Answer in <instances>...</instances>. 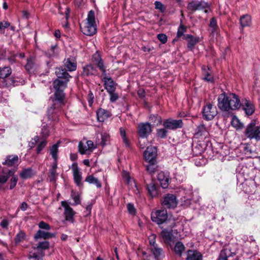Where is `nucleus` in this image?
Here are the masks:
<instances>
[{"mask_svg": "<svg viewBox=\"0 0 260 260\" xmlns=\"http://www.w3.org/2000/svg\"><path fill=\"white\" fill-rule=\"evenodd\" d=\"M69 80H63L56 79L53 82L55 92L50 99L51 102L47 111V117L49 120L57 121L63 106L65 105V94L63 90L67 87Z\"/></svg>", "mask_w": 260, "mask_h": 260, "instance_id": "f257e3e1", "label": "nucleus"}, {"mask_svg": "<svg viewBox=\"0 0 260 260\" xmlns=\"http://www.w3.org/2000/svg\"><path fill=\"white\" fill-rule=\"evenodd\" d=\"M217 106L223 112L239 109L241 106L238 95L233 93L220 94L218 97Z\"/></svg>", "mask_w": 260, "mask_h": 260, "instance_id": "f03ea898", "label": "nucleus"}, {"mask_svg": "<svg viewBox=\"0 0 260 260\" xmlns=\"http://www.w3.org/2000/svg\"><path fill=\"white\" fill-rule=\"evenodd\" d=\"M82 32L86 36H92L96 32L94 12L90 10L88 14L86 22L80 24Z\"/></svg>", "mask_w": 260, "mask_h": 260, "instance_id": "7ed1b4c3", "label": "nucleus"}, {"mask_svg": "<svg viewBox=\"0 0 260 260\" xmlns=\"http://www.w3.org/2000/svg\"><path fill=\"white\" fill-rule=\"evenodd\" d=\"M245 136L248 139L260 140V126H256L255 121L249 123L244 132Z\"/></svg>", "mask_w": 260, "mask_h": 260, "instance_id": "20e7f679", "label": "nucleus"}, {"mask_svg": "<svg viewBox=\"0 0 260 260\" xmlns=\"http://www.w3.org/2000/svg\"><path fill=\"white\" fill-rule=\"evenodd\" d=\"M61 205L64 208L63 214L65 218L64 220L72 223H74L75 222L74 216L76 214V212L70 206L69 204L67 201H61Z\"/></svg>", "mask_w": 260, "mask_h": 260, "instance_id": "39448f33", "label": "nucleus"}, {"mask_svg": "<svg viewBox=\"0 0 260 260\" xmlns=\"http://www.w3.org/2000/svg\"><path fill=\"white\" fill-rule=\"evenodd\" d=\"M209 8L208 4L204 1H192L187 6L188 10L192 11L204 10L206 13H208L207 9Z\"/></svg>", "mask_w": 260, "mask_h": 260, "instance_id": "423d86ee", "label": "nucleus"}, {"mask_svg": "<svg viewBox=\"0 0 260 260\" xmlns=\"http://www.w3.org/2000/svg\"><path fill=\"white\" fill-rule=\"evenodd\" d=\"M151 219L153 222L160 224L166 222L168 218L167 212L165 210H157L152 212L151 215Z\"/></svg>", "mask_w": 260, "mask_h": 260, "instance_id": "0eeeda50", "label": "nucleus"}, {"mask_svg": "<svg viewBox=\"0 0 260 260\" xmlns=\"http://www.w3.org/2000/svg\"><path fill=\"white\" fill-rule=\"evenodd\" d=\"M216 107L210 103H208L203 110V118L207 120H211L217 115Z\"/></svg>", "mask_w": 260, "mask_h": 260, "instance_id": "6e6552de", "label": "nucleus"}, {"mask_svg": "<svg viewBox=\"0 0 260 260\" xmlns=\"http://www.w3.org/2000/svg\"><path fill=\"white\" fill-rule=\"evenodd\" d=\"M178 201L175 194L168 193L164 197L162 205L168 208H175Z\"/></svg>", "mask_w": 260, "mask_h": 260, "instance_id": "1a4fd4ad", "label": "nucleus"}, {"mask_svg": "<svg viewBox=\"0 0 260 260\" xmlns=\"http://www.w3.org/2000/svg\"><path fill=\"white\" fill-rule=\"evenodd\" d=\"M157 155L155 147L150 146L148 147L144 152V157L146 162H155Z\"/></svg>", "mask_w": 260, "mask_h": 260, "instance_id": "9d476101", "label": "nucleus"}, {"mask_svg": "<svg viewBox=\"0 0 260 260\" xmlns=\"http://www.w3.org/2000/svg\"><path fill=\"white\" fill-rule=\"evenodd\" d=\"M166 128L170 129H175L181 128L183 126V123L182 120H174L168 119L164 122L163 124Z\"/></svg>", "mask_w": 260, "mask_h": 260, "instance_id": "9b49d317", "label": "nucleus"}, {"mask_svg": "<svg viewBox=\"0 0 260 260\" xmlns=\"http://www.w3.org/2000/svg\"><path fill=\"white\" fill-rule=\"evenodd\" d=\"M138 133L142 138H147L151 133V126L149 123H141L138 125Z\"/></svg>", "mask_w": 260, "mask_h": 260, "instance_id": "f8f14e48", "label": "nucleus"}, {"mask_svg": "<svg viewBox=\"0 0 260 260\" xmlns=\"http://www.w3.org/2000/svg\"><path fill=\"white\" fill-rule=\"evenodd\" d=\"M71 169L75 183L78 186H80L82 184V173L78 168L77 162H74L72 165Z\"/></svg>", "mask_w": 260, "mask_h": 260, "instance_id": "ddd939ff", "label": "nucleus"}, {"mask_svg": "<svg viewBox=\"0 0 260 260\" xmlns=\"http://www.w3.org/2000/svg\"><path fill=\"white\" fill-rule=\"evenodd\" d=\"M92 62L96 65L98 68L101 71L103 75L106 74V68L104 66L103 59L98 52H96L92 56Z\"/></svg>", "mask_w": 260, "mask_h": 260, "instance_id": "4468645a", "label": "nucleus"}, {"mask_svg": "<svg viewBox=\"0 0 260 260\" xmlns=\"http://www.w3.org/2000/svg\"><path fill=\"white\" fill-rule=\"evenodd\" d=\"M157 179L163 188L168 187L169 184L170 177L168 172L161 171L157 175Z\"/></svg>", "mask_w": 260, "mask_h": 260, "instance_id": "2eb2a0df", "label": "nucleus"}, {"mask_svg": "<svg viewBox=\"0 0 260 260\" xmlns=\"http://www.w3.org/2000/svg\"><path fill=\"white\" fill-rule=\"evenodd\" d=\"M63 65L70 72L74 71L77 69V61L74 57L65 58L63 60Z\"/></svg>", "mask_w": 260, "mask_h": 260, "instance_id": "dca6fc26", "label": "nucleus"}, {"mask_svg": "<svg viewBox=\"0 0 260 260\" xmlns=\"http://www.w3.org/2000/svg\"><path fill=\"white\" fill-rule=\"evenodd\" d=\"M183 39L187 41V48L191 51L194 49L196 44L200 42L199 37H195L188 34L184 35Z\"/></svg>", "mask_w": 260, "mask_h": 260, "instance_id": "f3484780", "label": "nucleus"}, {"mask_svg": "<svg viewBox=\"0 0 260 260\" xmlns=\"http://www.w3.org/2000/svg\"><path fill=\"white\" fill-rule=\"evenodd\" d=\"M96 114L98 121L101 122L105 121L112 115L109 111L103 108L98 109Z\"/></svg>", "mask_w": 260, "mask_h": 260, "instance_id": "a211bd4d", "label": "nucleus"}, {"mask_svg": "<svg viewBox=\"0 0 260 260\" xmlns=\"http://www.w3.org/2000/svg\"><path fill=\"white\" fill-rule=\"evenodd\" d=\"M243 109L246 115H251L255 111V106L251 101L245 99L243 103Z\"/></svg>", "mask_w": 260, "mask_h": 260, "instance_id": "6ab92c4d", "label": "nucleus"}, {"mask_svg": "<svg viewBox=\"0 0 260 260\" xmlns=\"http://www.w3.org/2000/svg\"><path fill=\"white\" fill-rule=\"evenodd\" d=\"M18 161L19 158L17 155H8L6 157L5 161L3 162V164L8 167H16V166H18Z\"/></svg>", "mask_w": 260, "mask_h": 260, "instance_id": "aec40b11", "label": "nucleus"}, {"mask_svg": "<svg viewBox=\"0 0 260 260\" xmlns=\"http://www.w3.org/2000/svg\"><path fill=\"white\" fill-rule=\"evenodd\" d=\"M57 162H53L51 168L49 169L48 179L50 182H55L58 177V173L56 172Z\"/></svg>", "mask_w": 260, "mask_h": 260, "instance_id": "412c9836", "label": "nucleus"}, {"mask_svg": "<svg viewBox=\"0 0 260 260\" xmlns=\"http://www.w3.org/2000/svg\"><path fill=\"white\" fill-rule=\"evenodd\" d=\"M55 73L57 77V79H62L63 80H69V79L71 78V76L67 71L61 67L56 68L55 69Z\"/></svg>", "mask_w": 260, "mask_h": 260, "instance_id": "4be33fe9", "label": "nucleus"}, {"mask_svg": "<svg viewBox=\"0 0 260 260\" xmlns=\"http://www.w3.org/2000/svg\"><path fill=\"white\" fill-rule=\"evenodd\" d=\"M186 260H203L202 254L196 250H188L187 251Z\"/></svg>", "mask_w": 260, "mask_h": 260, "instance_id": "5701e85b", "label": "nucleus"}, {"mask_svg": "<svg viewBox=\"0 0 260 260\" xmlns=\"http://www.w3.org/2000/svg\"><path fill=\"white\" fill-rule=\"evenodd\" d=\"M55 237V234L48 232L39 230L34 235V239L37 240L39 239H48Z\"/></svg>", "mask_w": 260, "mask_h": 260, "instance_id": "b1692460", "label": "nucleus"}, {"mask_svg": "<svg viewBox=\"0 0 260 260\" xmlns=\"http://www.w3.org/2000/svg\"><path fill=\"white\" fill-rule=\"evenodd\" d=\"M102 80L104 82L105 88L107 92L116 89V84L111 77L105 76Z\"/></svg>", "mask_w": 260, "mask_h": 260, "instance_id": "393cba45", "label": "nucleus"}, {"mask_svg": "<svg viewBox=\"0 0 260 260\" xmlns=\"http://www.w3.org/2000/svg\"><path fill=\"white\" fill-rule=\"evenodd\" d=\"M208 135V132L204 124H200L196 128L194 136L197 138L202 136L207 137Z\"/></svg>", "mask_w": 260, "mask_h": 260, "instance_id": "a878e982", "label": "nucleus"}, {"mask_svg": "<svg viewBox=\"0 0 260 260\" xmlns=\"http://www.w3.org/2000/svg\"><path fill=\"white\" fill-rule=\"evenodd\" d=\"M146 189L149 194L152 198L156 197L158 196V188L153 181H151L150 183L147 184Z\"/></svg>", "mask_w": 260, "mask_h": 260, "instance_id": "bb28decb", "label": "nucleus"}, {"mask_svg": "<svg viewBox=\"0 0 260 260\" xmlns=\"http://www.w3.org/2000/svg\"><path fill=\"white\" fill-rule=\"evenodd\" d=\"M96 72L95 68L92 64H89L83 67L82 74L83 76H89L95 75Z\"/></svg>", "mask_w": 260, "mask_h": 260, "instance_id": "cd10ccee", "label": "nucleus"}, {"mask_svg": "<svg viewBox=\"0 0 260 260\" xmlns=\"http://www.w3.org/2000/svg\"><path fill=\"white\" fill-rule=\"evenodd\" d=\"M150 250L153 253L155 260H160L163 257V250L158 245L154 247H150Z\"/></svg>", "mask_w": 260, "mask_h": 260, "instance_id": "c85d7f7f", "label": "nucleus"}, {"mask_svg": "<svg viewBox=\"0 0 260 260\" xmlns=\"http://www.w3.org/2000/svg\"><path fill=\"white\" fill-rule=\"evenodd\" d=\"M160 235L166 243L170 244L173 240V235L172 231L164 229L161 231Z\"/></svg>", "mask_w": 260, "mask_h": 260, "instance_id": "c756f323", "label": "nucleus"}, {"mask_svg": "<svg viewBox=\"0 0 260 260\" xmlns=\"http://www.w3.org/2000/svg\"><path fill=\"white\" fill-rule=\"evenodd\" d=\"M240 24L242 28L250 26L251 24V17L248 14H245L240 18Z\"/></svg>", "mask_w": 260, "mask_h": 260, "instance_id": "7c9ffc66", "label": "nucleus"}, {"mask_svg": "<svg viewBox=\"0 0 260 260\" xmlns=\"http://www.w3.org/2000/svg\"><path fill=\"white\" fill-rule=\"evenodd\" d=\"M35 173L31 168L24 169L20 173V177L23 179H27L31 178Z\"/></svg>", "mask_w": 260, "mask_h": 260, "instance_id": "2f4dec72", "label": "nucleus"}, {"mask_svg": "<svg viewBox=\"0 0 260 260\" xmlns=\"http://www.w3.org/2000/svg\"><path fill=\"white\" fill-rule=\"evenodd\" d=\"M26 239V235L24 232L20 231L16 235L14 238V242L16 244H19Z\"/></svg>", "mask_w": 260, "mask_h": 260, "instance_id": "473e14b6", "label": "nucleus"}, {"mask_svg": "<svg viewBox=\"0 0 260 260\" xmlns=\"http://www.w3.org/2000/svg\"><path fill=\"white\" fill-rule=\"evenodd\" d=\"M184 250L185 246L181 242H178L176 243L174 247V252L176 254L180 256Z\"/></svg>", "mask_w": 260, "mask_h": 260, "instance_id": "72a5a7b5", "label": "nucleus"}, {"mask_svg": "<svg viewBox=\"0 0 260 260\" xmlns=\"http://www.w3.org/2000/svg\"><path fill=\"white\" fill-rule=\"evenodd\" d=\"M11 73L12 70L10 67L0 68V78L3 79L8 77Z\"/></svg>", "mask_w": 260, "mask_h": 260, "instance_id": "f704fd0d", "label": "nucleus"}, {"mask_svg": "<svg viewBox=\"0 0 260 260\" xmlns=\"http://www.w3.org/2000/svg\"><path fill=\"white\" fill-rule=\"evenodd\" d=\"M85 181L90 184H95L98 188H101L102 187V184L99 180L92 175L88 176L85 179Z\"/></svg>", "mask_w": 260, "mask_h": 260, "instance_id": "c9c22d12", "label": "nucleus"}, {"mask_svg": "<svg viewBox=\"0 0 260 260\" xmlns=\"http://www.w3.org/2000/svg\"><path fill=\"white\" fill-rule=\"evenodd\" d=\"M58 144L56 143L52 146L50 148V154L54 159L53 162H57V153L58 152Z\"/></svg>", "mask_w": 260, "mask_h": 260, "instance_id": "e433bc0d", "label": "nucleus"}, {"mask_svg": "<svg viewBox=\"0 0 260 260\" xmlns=\"http://www.w3.org/2000/svg\"><path fill=\"white\" fill-rule=\"evenodd\" d=\"M209 69V68L207 69L205 66L202 67L203 74L204 76L203 79L208 82H213L214 81L213 77L207 72V70Z\"/></svg>", "mask_w": 260, "mask_h": 260, "instance_id": "4c0bfd02", "label": "nucleus"}, {"mask_svg": "<svg viewBox=\"0 0 260 260\" xmlns=\"http://www.w3.org/2000/svg\"><path fill=\"white\" fill-rule=\"evenodd\" d=\"M209 26L211 28V33L213 35L217 33L218 26L216 20L214 17L211 18Z\"/></svg>", "mask_w": 260, "mask_h": 260, "instance_id": "58836bf2", "label": "nucleus"}, {"mask_svg": "<svg viewBox=\"0 0 260 260\" xmlns=\"http://www.w3.org/2000/svg\"><path fill=\"white\" fill-rule=\"evenodd\" d=\"M148 163V165L146 166V170L150 174L154 173L157 168V161L155 162H147Z\"/></svg>", "mask_w": 260, "mask_h": 260, "instance_id": "ea45409f", "label": "nucleus"}, {"mask_svg": "<svg viewBox=\"0 0 260 260\" xmlns=\"http://www.w3.org/2000/svg\"><path fill=\"white\" fill-rule=\"evenodd\" d=\"M3 86L5 87L15 86V80L13 76L11 78H6L3 79Z\"/></svg>", "mask_w": 260, "mask_h": 260, "instance_id": "a19ab883", "label": "nucleus"}, {"mask_svg": "<svg viewBox=\"0 0 260 260\" xmlns=\"http://www.w3.org/2000/svg\"><path fill=\"white\" fill-rule=\"evenodd\" d=\"M119 131L123 143L125 144L126 147H129L130 146V144L128 140L126 137V133L125 129L122 127H120L119 129Z\"/></svg>", "mask_w": 260, "mask_h": 260, "instance_id": "79ce46f5", "label": "nucleus"}, {"mask_svg": "<svg viewBox=\"0 0 260 260\" xmlns=\"http://www.w3.org/2000/svg\"><path fill=\"white\" fill-rule=\"evenodd\" d=\"M231 124L233 126L237 129L241 128L243 126V124L235 115H233L232 117Z\"/></svg>", "mask_w": 260, "mask_h": 260, "instance_id": "37998d69", "label": "nucleus"}, {"mask_svg": "<svg viewBox=\"0 0 260 260\" xmlns=\"http://www.w3.org/2000/svg\"><path fill=\"white\" fill-rule=\"evenodd\" d=\"M79 152L81 154H84L88 152H90V149H88L87 146L86 144H84L83 142H80L78 145Z\"/></svg>", "mask_w": 260, "mask_h": 260, "instance_id": "c03bdc74", "label": "nucleus"}, {"mask_svg": "<svg viewBox=\"0 0 260 260\" xmlns=\"http://www.w3.org/2000/svg\"><path fill=\"white\" fill-rule=\"evenodd\" d=\"M34 67V61L32 58L30 57L27 59V63L25 66V68L28 72H31Z\"/></svg>", "mask_w": 260, "mask_h": 260, "instance_id": "a18cd8bd", "label": "nucleus"}, {"mask_svg": "<svg viewBox=\"0 0 260 260\" xmlns=\"http://www.w3.org/2000/svg\"><path fill=\"white\" fill-rule=\"evenodd\" d=\"M71 196L72 199L74 201V203L72 204L73 205H77L80 204V196L78 193L72 191Z\"/></svg>", "mask_w": 260, "mask_h": 260, "instance_id": "49530a36", "label": "nucleus"}, {"mask_svg": "<svg viewBox=\"0 0 260 260\" xmlns=\"http://www.w3.org/2000/svg\"><path fill=\"white\" fill-rule=\"evenodd\" d=\"M149 120L154 123V125L160 124L161 122V117L157 115H152L149 117Z\"/></svg>", "mask_w": 260, "mask_h": 260, "instance_id": "de8ad7c7", "label": "nucleus"}, {"mask_svg": "<svg viewBox=\"0 0 260 260\" xmlns=\"http://www.w3.org/2000/svg\"><path fill=\"white\" fill-rule=\"evenodd\" d=\"M56 50L57 46H52L51 48L46 52V54L49 57L54 56L56 54Z\"/></svg>", "mask_w": 260, "mask_h": 260, "instance_id": "09e8293b", "label": "nucleus"}, {"mask_svg": "<svg viewBox=\"0 0 260 260\" xmlns=\"http://www.w3.org/2000/svg\"><path fill=\"white\" fill-rule=\"evenodd\" d=\"M155 9L158 10L160 12L164 13L166 11V7L159 1L154 2Z\"/></svg>", "mask_w": 260, "mask_h": 260, "instance_id": "8fccbe9b", "label": "nucleus"}, {"mask_svg": "<svg viewBox=\"0 0 260 260\" xmlns=\"http://www.w3.org/2000/svg\"><path fill=\"white\" fill-rule=\"evenodd\" d=\"M49 247V243L48 241H43L40 242L37 245V248L38 249L46 250L48 249Z\"/></svg>", "mask_w": 260, "mask_h": 260, "instance_id": "3c124183", "label": "nucleus"}, {"mask_svg": "<svg viewBox=\"0 0 260 260\" xmlns=\"http://www.w3.org/2000/svg\"><path fill=\"white\" fill-rule=\"evenodd\" d=\"M115 91V90H112V91L108 92L110 94V100L111 102H115L119 98L118 94Z\"/></svg>", "mask_w": 260, "mask_h": 260, "instance_id": "603ef678", "label": "nucleus"}, {"mask_svg": "<svg viewBox=\"0 0 260 260\" xmlns=\"http://www.w3.org/2000/svg\"><path fill=\"white\" fill-rule=\"evenodd\" d=\"M186 27L182 24H180L178 27L177 37L180 38L182 36L184 33L186 31Z\"/></svg>", "mask_w": 260, "mask_h": 260, "instance_id": "864d4df0", "label": "nucleus"}, {"mask_svg": "<svg viewBox=\"0 0 260 260\" xmlns=\"http://www.w3.org/2000/svg\"><path fill=\"white\" fill-rule=\"evenodd\" d=\"M38 226L40 229L46 231H49L51 229L49 224L43 221H41L39 223Z\"/></svg>", "mask_w": 260, "mask_h": 260, "instance_id": "5fc2aeb1", "label": "nucleus"}, {"mask_svg": "<svg viewBox=\"0 0 260 260\" xmlns=\"http://www.w3.org/2000/svg\"><path fill=\"white\" fill-rule=\"evenodd\" d=\"M47 145V142L45 140L41 141L38 145L37 148V153L39 154L41 151L45 148Z\"/></svg>", "mask_w": 260, "mask_h": 260, "instance_id": "6e6d98bb", "label": "nucleus"}, {"mask_svg": "<svg viewBox=\"0 0 260 260\" xmlns=\"http://www.w3.org/2000/svg\"><path fill=\"white\" fill-rule=\"evenodd\" d=\"M167 131L165 128H160L157 130V135L160 138H165L167 137Z\"/></svg>", "mask_w": 260, "mask_h": 260, "instance_id": "4d7b16f0", "label": "nucleus"}, {"mask_svg": "<svg viewBox=\"0 0 260 260\" xmlns=\"http://www.w3.org/2000/svg\"><path fill=\"white\" fill-rule=\"evenodd\" d=\"M157 38L162 44H165L167 42V37L164 34H159L157 35Z\"/></svg>", "mask_w": 260, "mask_h": 260, "instance_id": "13d9d810", "label": "nucleus"}, {"mask_svg": "<svg viewBox=\"0 0 260 260\" xmlns=\"http://www.w3.org/2000/svg\"><path fill=\"white\" fill-rule=\"evenodd\" d=\"M18 181L17 177L16 176H13L10 180V189H12L14 188L16 184Z\"/></svg>", "mask_w": 260, "mask_h": 260, "instance_id": "bf43d9fd", "label": "nucleus"}, {"mask_svg": "<svg viewBox=\"0 0 260 260\" xmlns=\"http://www.w3.org/2000/svg\"><path fill=\"white\" fill-rule=\"evenodd\" d=\"M39 140V137L38 136H35L33 139H32L31 141L28 144V146L30 148H34L38 142Z\"/></svg>", "mask_w": 260, "mask_h": 260, "instance_id": "052dcab7", "label": "nucleus"}, {"mask_svg": "<svg viewBox=\"0 0 260 260\" xmlns=\"http://www.w3.org/2000/svg\"><path fill=\"white\" fill-rule=\"evenodd\" d=\"M127 208L129 214L135 215L136 214V209L133 204L128 203L127 205Z\"/></svg>", "mask_w": 260, "mask_h": 260, "instance_id": "680f3d73", "label": "nucleus"}, {"mask_svg": "<svg viewBox=\"0 0 260 260\" xmlns=\"http://www.w3.org/2000/svg\"><path fill=\"white\" fill-rule=\"evenodd\" d=\"M14 77V79L15 80V86H17V85H22L23 84H24L25 83V81L23 79L21 78H19L18 77Z\"/></svg>", "mask_w": 260, "mask_h": 260, "instance_id": "e2e57ef3", "label": "nucleus"}, {"mask_svg": "<svg viewBox=\"0 0 260 260\" xmlns=\"http://www.w3.org/2000/svg\"><path fill=\"white\" fill-rule=\"evenodd\" d=\"M10 26V23L7 21H0V30L5 29Z\"/></svg>", "mask_w": 260, "mask_h": 260, "instance_id": "0e129e2a", "label": "nucleus"}, {"mask_svg": "<svg viewBox=\"0 0 260 260\" xmlns=\"http://www.w3.org/2000/svg\"><path fill=\"white\" fill-rule=\"evenodd\" d=\"M88 149H90V153L91 152L93 149L95 148L93 142L91 140H88L86 142Z\"/></svg>", "mask_w": 260, "mask_h": 260, "instance_id": "69168bd1", "label": "nucleus"}, {"mask_svg": "<svg viewBox=\"0 0 260 260\" xmlns=\"http://www.w3.org/2000/svg\"><path fill=\"white\" fill-rule=\"evenodd\" d=\"M149 239L150 247H154L155 245H157V244L155 243V237L154 235L151 236Z\"/></svg>", "mask_w": 260, "mask_h": 260, "instance_id": "338daca9", "label": "nucleus"}, {"mask_svg": "<svg viewBox=\"0 0 260 260\" xmlns=\"http://www.w3.org/2000/svg\"><path fill=\"white\" fill-rule=\"evenodd\" d=\"M123 176L127 184H129L132 182V178L129 176V174L127 172H124L123 173Z\"/></svg>", "mask_w": 260, "mask_h": 260, "instance_id": "774afa93", "label": "nucleus"}]
</instances>
